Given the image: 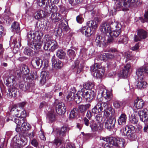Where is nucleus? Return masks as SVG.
I'll return each mask as SVG.
<instances>
[{
	"label": "nucleus",
	"mask_w": 148,
	"mask_h": 148,
	"mask_svg": "<svg viewBox=\"0 0 148 148\" xmlns=\"http://www.w3.org/2000/svg\"><path fill=\"white\" fill-rule=\"evenodd\" d=\"M110 30L109 32L110 36H118L121 32V26L120 24L115 22H112L110 24Z\"/></svg>",
	"instance_id": "f257e3e1"
},
{
	"label": "nucleus",
	"mask_w": 148,
	"mask_h": 148,
	"mask_svg": "<svg viewBox=\"0 0 148 148\" xmlns=\"http://www.w3.org/2000/svg\"><path fill=\"white\" fill-rule=\"evenodd\" d=\"M81 91L82 92L83 97L85 98L87 101H90L95 97L96 91L94 89L89 90H88L82 89Z\"/></svg>",
	"instance_id": "f03ea898"
},
{
	"label": "nucleus",
	"mask_w": 148,
	"mask_h": 148,
	"mask_svg": "<svg viewBox=\"0 0 148 148\" xmlns=\"http://www.w3.org/2000/svg\"><path fill=\"white\" fill-rule=\"evenodd\" d=\"M43 35V34L40 32L39 33L36 31L33 32L32 31H30L27 34V38L30 41H32V40L34 41L35 40V41L38 42H42L41 39Z\"/></svg>",
	"instance_id": "7ed1b4c3"
},
{
	"label": "nucleus",
	"mask_w": 148,
	"mask_h": 148,
	"mask_svg": "<svg viewBox=\"0 0 148 148\" xmlns=\"http://www.w3.org/2000/svg\"><path fill=\"white\" fill-rule=\"evenodd\" d=\"M137 35L134 36V40L135 42L140 41L142 39H144L147 37V32L143 29H139L137 30Z\"/></svg>",
	"instance_id": "20e7f679"
},
{
	"label": "nucleus",
	"mask_w": 148,
	"mask_h": 148,
	"mask_svg": "<svg viewBox=\"0 0 148 148\" xmlns=\"http://www.w3.org/2000/svg\"><path fill=\"white\" fill-rule=\"evenodd\" d=\"M146 73L148 74V65L140 67L136 70V74L137 76L138 79L142 80L143 79L144 74Z\"/></svg>",
	"instance_id": "39448f33"
},
{
	"label": "nucleus",
	"mask_w": 148,
	"mask_h": 148,
	"mask_svg": "<svg viewBox=\"0 0 148 148\" xmlns=\"http://www.w3.org/2000/svg\"><path fill=\"white\" fill-rule=\"evenodd\" d=\"M84 67V63L83 62H80L78 60H76L74 62V64L71 66V68L76 73L79 74L83 70Z\"/></svg>",
	"instance_id": "423d86ee"
},
{
	"label": "nucleus",
	"mask_w": 148,
	"mask_h": 148,
	"mask_svg": "<svg viewBox=\"0 0 148 148\" xmlns=\"http://www.w3.org/2000/svg\"><path fill=\"white\" fill-rule=\"evenodd\" d=\"M19 88L25 92H29L32 90L34 88V84L30 83L21 82L19 84Z\"/></svg>",
	"instance_id": "0eeeda50"
},
{
	"label": "nucleus",
	"mask_w": 148,
	"mask_h": 148,
	"mask_svg": "<svg viewBox=\"0 0 148 148\" xmlns=\"http://www.w3.org/2000/svg\"><path fill=\"white\" fill-rule=\"evenodd\" d=\"M138 114L140 120L144 123H146L148 120V110L146 109L139 110Z\"/></svg>",
	"instance_id": "6e6552de"
},
{
	"label": "nucleus",
	"mask_w": 148,
	"mask_h": 148,
	"mask_svg": "<svg viewBox=\"0 0 148 148\" xmlns=\"http://www.w3.org/2000/svg\"><path fill=\"white\" fill-rule=\"evenodd\" d=\"M115 123V118L114 117H111L107 119L105 122V127L107 129L110 130L114 128Z\"/></svg>",
	"instance_id": "1a4fd4ad"
},
{
	"label": "nucleus",
	"mask_w": 148,
	"mask_h": 148,
	"mask_svg": "<svg viewBox=\"0 0 148 148\" xmlns=\"http://www.w3.org/2000/svg\"><path fill=\"white\" fill-rule=\"evenodd\" d=\"M119 137H107L103 138V140L109 143L111 146H114L116 147Z\"/></svg>",
	"instance_id": "9d476101"
},
{
	"label": "nucleus",
	"mask_w": 148,
	"mask_h": 148,
	"mask_svg": "<svg viewBox=\"0 0 148 148\" xmlns=\"http://www.w3.org/2000/svg\"><path fill=\"white\" fill-rule=\"evenodd\" d=\"M28 44L30 47L35 50H39L42 46V42L35 41L33 40L30 41L28 40Z\"/></svg>",
	"instance_id": "9b49d317"
},
{
	"label": "nucleus",
	"mask_w": 148,
	"mask_h": 148,
	"mask_svg": "<svg viewBox=\"0 0 148 148\" xmlns=\"http://www.w3.org/2000/svg\"><path fill=\"white\" fill-rule=\"evenodd\" d=\"M56 111L57 113L60 115L64 114L66 111V108L64 103L61 102L57 104L56 106Z\"/></svg>",
	"instance_id": "f8f14e48"
},
{
	"label": "nucleus",
	"mask_w": 148,
	"mask_h": 148,
	"mask_svg": "<svg viewBox=\"0 0 148 148\" xmlns=\"http://www.w3.org/2000/svg\"><path fill=\"white\" fill-rule=\"evenodd\" d=\"M70 129L66 126H64L61 129L57 130V135L59 137L63 138L66 135L67 132H68Z\"/></svg>",
	"instance_id": "ddd939ff"
},
{
	"label": "nucleus",
	"mask_w": 148,
	"mask_h": 148,
	"mask_svg": "<svg viewBox=\"0 0 148 148\" xmlns=\"http://www.w3.org/2000/svg\"><path fill=\"white\" fill-rule=\"evenodd\" d=\"M103 117H105L107 119L114 117L113 116L115 113L114 110L112 107H110L107 110H104Z\"/></svg>",
	"instance_id": "4468645a"
},
{
	"label": "nucleus",
	"mask_w": 148,
	"mask_h": 148,
	"mask_svg": "<svg viewBox=\"0 0 148 148\" xmlns=\"http://www.w3.org/2000/svg\"><path fill=\"white\" fill-rule=\"evenodd\" d=\"M42 60L38 58H34L32 62V66L36 69L40 68L42 65Z\"/></svg>",
	"instance_id": "2eb2a0df"
},
{
	"label": "nucleus",
	"mask_w": 148,
	"mask_h": 148,
	"mask_svg": "<svg viewBox=\"0 0 148 148\" xmlns=\"http://www.w3.org/2000/svg\"><path fill=\"white\" fill-rule=\"evenodd\" d=\"M110 25H109L106 23L101 24L100 27V30L101 32L105 34L109 33L110 30Z\"/></svg>",
	"instance_id": "dca6fc26"
},
{
	"label": "nucleus",
	"mask_w": 148,
	"mask_h": 148,
	"mask_svg": "<svg viewBox=\"0 0 148 148\" xmlns=\"http://www.w3.org/2000/svg\"><path fill=\"white\" fill-rule=\"evenodd\" d=\"M64 142L63 138L59 137L57 135V137L52 142V143L53 145H55L56 147H58L60 145H62Z\"/></svg>",
	"instance_id": "f3484780"
},
{
	"label": "nucleus",
	"mask_w": 148,
	"mask_h": 148,
	"mask_svg": "<svg viewBox=\"0 0 148 148\" xmlns=\"http://www.w3.org/2000/svg\"><path fill=\"white\" fill-rule=\"evenodd\" d=\"M16 142V147H14V148H19L21 146H24L27 143V138L24 136H21L19 140Z\"/></svg>",
	"instance_id": "a211bd4d"
},
{
	"label": "nucleus",
	"mask_w": 148,
	"mask_h": 148,
	"mask_svg": "<svg viewBox=\"0 0 148 148\" xmlns=\"http://www.w3.org/2000/svg\"><path fill=\"white\" fill-rule=\"evenodd\" d=\"M45 7H44V13H45V12H50L53 13L56 12L57 9L56 7V6H53L51 4V6L49 4V2L48 3L47 5L45 4Z\"/></svg>",
	"instance_id": "6ab92c4d"
},
{
	"label": "nucleus",
	"mask_w": 148,
	"mask_h": 148,
	"mask_svg": "<svg viewBox=\"0 0 148 148\" xmlns=\"http://www.w3.org/2000/svg\"><path fill=\"white\" fill-rule=\"evenodd\" d=\"M9 92L8 94V96L10 97H16L18 93V90L15 87L12 86L8 89Z\"/></svg>",
	"instance_id": "aec40b11"
},
{
	"label": "nucleus",
	"mask_w": 148,
	"mask_h": 148,
	"mask_svg": "<svg viewBox=\"0 0 148 148\" xmlns=\"http://www.w3.org/2000/svg\"><path fill=\"white\" fill-rule=\"evenodd\" d=\"M80 31L83 34H84L87 36H89L91 35V28L87 25L82 27L80 29Z\"/></svg>",
	"instance_id": "412c9836"
},
{
	"label": "nucleus",
	"mask_w": 148,
	"mask_h": 148,
	"mask_svg": "<svg viewBox=\"0 0 148 148\" xmlns=\"http://www.w3.org/2000/svg\"><path fill=\"white\" fill-rule=\"evenodd\" d=\"M90 106L91 105L89 103L80 105L78 108L79 111L82 114H84L90 108Z\"/></svg>",
	"instance_id": "4be33fe9"
},
{
	"label": "nucleus",
	"mask_w": 148,
	"mask_h": 148,
	"mask_svg": "<svg viewBox=\"0 0 148 148\" xmlns=\"http://www.w3.org/2000/svg\"><path fill=\"white\" fill-rule=\"evenodd\" d=\"M134 106L137 109L143 108L144 105V102L142 99L137 98L134 101Z\"/></svg>",
	"instance_id": "5701e85b"
},
{
	"label": "nucleus",
	"mask_w": 148,
	"mask_h": 148,
	"mask_svg": "<svg viewBox=\"0 0 148 148\" xmlns=\"http://www.w3.org/2000/svg\"><path fill=\"white\" fill-rule=\"evenodd\" d=\"M131 67V65L129 64H127L124 66L122 71L121 73V77H127L128 75V72Z\"/></svg>",
	"instance_id": "b1692460"
},
{
	"label": "nucleus",
	"mask_w": 148,
	"mask_h": 148,
	"mask_svg": "<svg viewBox=\"0 0 148 148\" xmlns=\"http://www.w3.org/2000/svg\"><path fill=\"white\" fill-rule=\"evenodd\" d=\"M127 119V117L125 113L122 114L119 117L118 121L119 125H125Z\"/></svg>",
	"instance_id": "393cba45"
},
{
	"label": "nucleus",
	"mask_w": 148,
	"mask_h": 148,
	"mask_svg": "<svg viewBox=\"0 0 148 148\" xmlns=\"http://www.w3.org/2000/svg\"><path fill=\"white\" fill-rule=\"evenodd\" d=\"M56 115L54 110H51V111H49L47 115V118L49 122L52 123L55 120Z\"/></svg>",
	"instance_id": "a878e982"
},
{
	"label": "nucleus",
	"mask_w": 148,
	"mask_h": 148,
	"mask_svg": "<svg viewBox=\"0 0 148 148\" xmlns=\"http://www.w3.org/2000/svg\"><path fill=\"white\" fill-rule=\"evenodd\" d=\"M51 18L52 22L55 23L61 20L62 16L59 13L53 12L52 14Z\"/></svg>",
	"instance_id": "bb28decb"
},
{
	"label": "nucleus",
	"mask_w": 148,
	"mask_h": 148,
	"mask_svg": "<svg viewBox=\"0 0 148 148\" xmlns=\"http://www.w3.org/2000/svg\"><path fill=\"white\" fill-rule=\"evenodd\" d=\"M102 111V108H101V105L99 102L98 103L92 110V113L95 114L101 113Z\"/></svg>",
	"instance_id": "cd10ccee"
},
{
	"label": "nucleus",
	"mask_w": 148,
	"mask_h": 148,
	"mask_svg": "<svg viewBox=\"0 0 148 148\" xmlns=\"http://www.w3.org/2000/svg\"><path fill=\"white\" fill-rule=\"evenodd\" d=\"M52 62L53 66L56 69H60L63 66V64L61 61L59 60L56 61L54 58L52 59Z\"/></svg>",
	"instance_id": "c85d7f7f"
},
{
	"label": "nucleus",
	"mask_w": 148,
	"mask_h": 148,
	"mask_svg": "<svg viewBox=\"0 0 148 148\" xmlns=\"http://www.w3.org/2000/svg\"><path fill=\"white\" fill-rule=\"evenodd\" d=\"M45 16L43 11L42 10H38L34 14V17L37 20H39Z\"/></svg>",
	"instance_id": "c756f323"
},
{
	"label": "nucleus",
	"mask_w": 148,
	"mask_h": 148,
	"mask_svg": "<svg viewBox=\"0 0 148 148\" xmlns=\"http://www.w3.org/2000/svg\"><path fill=\"white\" fill-rule=\"evenodd\" d=\"M121 0H115L116 1L115 2V7L117 9H119L120 8H127V7L125 6L124 5V3L125 4H126V1H121H121Z\"/></svg>",
	"instance_id": "7c9ffc66"
},
{
	"label": "nucleus",
	"mask_w": 148,
	"mask_h": 148,
	"mask_svg": "<svg viewBox=\"0 0 148 148\" xmlns=\"http://www.w3.org/2000/svg\"><path fill=\"white\" fill-rule=\"evenodd\" d=\"M126 145L125 140L123 138L119 137L116 147L119 148H124Z\"/></svg>",
	"instance_id": "2f4dec72"
},
{
	"label": "nucleus",
	"mask_w": 148,
	"mask_h": 148,
	"mask_svg": "<svg viewBox=\"0 0 148 148\" xmlns=\"http://www.w3.org/2000/svg\"><path fill=\"white\" fill-rule=\"evenodd\" d=\"M128 40L127 36L125 35L120 36L117 39V42L119 44H126Z\"/></svg>",
	"instance_id": "473e14b6"
},
{
	"label": "nucleus",
	"mask_w": 148,
	"mask_h": 148,
	"mask_svg": "<svg viewBox=\"0 0 148 148\" xmlns=\"http://www.w3.org/2000/svg\"><path fill=\"white\" fill-rule=\"evenodd\" d=\"M82 92L81 91L78 92L76 94H74V100L75 102L78 104L80 103L82 101Z\"/></svg>",
	"instance_id": "72a5a7b5"
},
{
	"label": "nucleus",
	"mask_w": 148,
	"mask_h": 148,
	"mask_svg": "<svg viewBox=\"0 0 148 148\" xmlns=\"http://www.w3.org/2000/svg\"><path fill=\"white\" fill-rule=\"evenodd\" d=\"M16 106L14 105L12 107L10 112V115L11 116H15V117H17L19 114L20 110L16 108Z\"/></svg>",
	"instance_id": "f704fd0d"
},
{
	"label": "nucleus",
	"mask_w": 148,
	"mask_h": 148,
	"mask_svg": "<svg viewBox=\"0 0 148 148\" xmlns=\"http://www.w3.org/2000/svg\"><path fill=\"white\" fill-rule=\"evenodd\" d=\"M63 31H66L69 29L68 22L66 20L62 21L59 25V27Z\"/></svg>",
	"instance_id": "c9c22d12"
},
{
	"label": "nucleus",
	"mask_w": 148,
	"mask_h": 148,
	"mask_svg": "<svg viewBox=\"0 0 148 148\" xmlns=\"http://www.w3.org/2000/svg\"><path fill=\"white\" fill-rule=\"evenodd\" d=\"M11 28L12 30L16 33H19L20 31V28L19 23L14 22L12 24Z\"/></svg>",
	"instance_id": "e433bc0d"
},
{
	"label": "nucleus",
	"mask_w": 148,
	"mask_h": 148,
	"mask_svg": "<svg viewBox=\"0 0 148 148\" xmlns=\"http://www.w3.org/2000/svg\"><path fill=\"white\" fill-rule=\"evenodd\" d=\"M104 71L103 69L101 67L95 72L93 74V76L97 78H100L102 77Z\"/></svg>",
	"instance_id": "4c0bfd02"
},
{
	"label": "nucleus",
	"mask_w": 148,
	"mask_h": 148,
	"mask_svg": "<svg viewBox=\"0 0 148 148\" xmlns=\"http://www.w3.org/2000/svg\"><path fill=\"white\" fill-rule=\"evenodd\" d=\"M105 38H103L102 36L99 35H97L95 39V41L96 45L99 47H101L102 45V43Z\"/></svg>",
	"instance_id": "58836bf2"
},
{
	"label": "nucleus",
	"mask_w": 148,
	"mask_h": 148,
	"mask_svg": "<svg viewBox=\"0 0 148 148\" xmlns=\"http://www.w3.org/2000/svg\"><path fill=\"white\" fill-rule=\"evenodd\" d=\"M20 71L21 74L27 75L29 72V69L27 66L23 64L21 66Z\"/></svg>",
	"instance_id": "ea45409f"
},
{
	"label": "nucleus",
	"mask_w": 148,
	"mask_h": 148,
	"mask_svg": "<svg viewBox=\"0 0 148 148\" xmlns=\"http://www.w3.org/2000/svg\"><path fill=\"white\" fill-rule=\"evenodd\" d=\"M126 4H124V5L127 7V8H128L136 5L138 0H126Z\"/></svg>",
	"instance_id": "a19ab883"
},
{
	"label": "nucleus",
	"mask_w": 148,
	"mask_h": 148,
	"mask_svg": "<svg viewBox=\"0 0 148 148\" xmlns=\"http://www.w3.org/2000/svg\"><path fill=\"white\" fill-rule=\"evenodd\" d=\"M138 79V81L136 84L137 88L140 89L144 88L147 84L146 82L143 81V79L140 80L139 79Z\"/></svg>",
	"instance_id": "79ce46f5"
},
{
	"label": "nucleus",
	"mask_w": 148,
	"mask_h": 148,
	"mask_svg": "<svg viewBox=\"0 0 148 148\" xmlns=\"http://www.w3.org/2000/svg\"><path fill=\"white\" fill-rule=\"evenodd\" d=\"M101 95L105 99L107 100V101H110L111 98L112 96L109 92H108L106 90H103L101 92Z\"/></svg>",
	"instance_id": "37998d69"
},
{
	"label": "nucleus",
	"mask_w": 148,
	"mask_h": 148,
	"mask_svg": "<svg viewBox=\"0 0 148 148\" xmlns=\"http://www.w3.org/2000/svg\"><path fill=\"white\" fill-rule=\"evenodd\" d=\"M7 10L6 9L5 11V15L4 16V18L5 20L6 21L8 22V23L11 22L13 20V18L10 17V16L11 14L10 12L9 11L6 12Z\"/></svg>",
	"instance_id": "c03bdc74"
},
{
	"label": "nucleus",
	"mask_w": 148,
	"mask_h": 148,
	"mask_svg": "<svg viewBox=\"0 0 148 148\" xmlns=\"http://www.w3.org/2000/svg\"><path fill=\"white\" fill-rule=\"evenodd\" d=\"M14 77L13 76H11L6 80L5 84L8 86H11V85H13L14 84Z\"/></svg>",
	"instance_id": "a18cd8bd"
},
{
	"label": "nucleus",
	"mask_w": 148,
	"mask_h": 148,
	"mask_svg": "<svg viewBox=\"0 0 148 148\" xmlns=\"http://www.w3.org/2000/svg\"><path fill=\"white\" fill-rule=\"evenodd\" d=\"M44 42L50 46L52 45L55 41L53 40L52 38L48 35H45V36Z\"/></svg>",
	"instance_id": "49530a36"
},
{
	"label": "nucleus",
	"mask_w": 148,
	"mask_h": 148,
	"mask_svg": "<svg viewBox=\"0 0 148 148\" xmlns=\"http://www.w3.org/2000/svg\"><path fill=\"white\" fill-rule=\"evenodd\" d=\"M94 83L89 81H88L84 83L83 84V87L84 88L90 90L91 88L92 89V88L94 87Z\"/></svg>",
	"instance_id": "de8ad7c7"
},
{
	"label": "nucleus",
	"mask_w": 148,
	"mask_h": 148,
	"mask_svg": "<svg viewBox=\"0 0 148 148\" xmlns=\"http://www.w3.org/2000/svg\"><path fill=\"white\" fill-rule=\"evenodd\" d=\"M90 126L93 131H96L98 129V126L94 120L90 121Z\"/></svg>",
	"instance_id": "09e8293b"
},
{
	"label": "nucleus",
	"mask_w": 148,
	"mask_h": 148,
	"mask_svg": "<svg viewBox=\"0 0 148 148\" xmlns=\"http://www.w3.org/2000/svg\"><path fill=\"white\" fill-rule=\"evenodd\" d=\"M87 25L88 27L91 28H92V29H95L98 26L96 22L94 21H88L87 23Z\"/></svg>",
	"instance_id": "8fccbe9b"
},
{
	"label": "nucleus",
	"mask_w": 148,
	"mask_h": 148,
	"mask_svg": "<svg viewBox=\"0 0 148 148\" xmlns=\"http://www.w3.org/2000/svg\"><path fill=\"white\" fill-rule=\"evenodd\" d=\"M57 56L60 59H63L65 58L66 53L62 49L58 50L56 53Z\"/></svg>",
	"instance_id": "3c124183"
},
{
	"label": "nucleus",
	"mask_w": 148,
	"mask_h": 148,
	"mask_svg": "<svg viewBox=\"0 0 148 148\" xmlns=\"http://www.w3.org/2000/svg\"><path fill=\"white\" fill-rule=\"evenodd\" d=\"M78 109L75 108L72 110L70 112L69 118L73 119L77 117L78 114Z\"/></svg>",
	"instance_id": "603ef678"
},
{
	"label": "nucleus",
	"mask_w": 148,
	"mask_h": 148,
	"mask_svg": "<svg viewBox=\"0 0 148 148\" xmlns=\"http://www.w3.org/2000/svg\"><path fill=\"white\" fill-rule=\"evenodd\" d=\"M14 122L17 124V126H20L25 123V119L23 118H17L14 119Z\"/></svg>",
	"instance_id": "864d4df0"
},
{
	"label": "nucleus",
	"mask_w": 148,
	"mask_h": 148,
	"mask_svg": "<svg viewBox=\"0 0 148 148\" xmlns=\"http://www.w3.org/2000/svg\"><path fill=\"white\" fill-rule=\"evenodd\" d=\"M49 3V0H37V3L38 5L40 7H43L48 3Z\"/></svg>",
	"instance_id": "5fc2aeb1"
},
{
	"label": "nucleus",
	"mask_w": 148,
	"mask_h": 148,
	"mask_svg": "<svg viewBox=\"0 0 148 148\" xmlns=\"http://www.w3.org/2000/svg\"><path fill=\"white\" fill-rule=\"evenodd\" d=\"M113 36H110L106 40L104 39L103 40V42L102 43V46H106L108 45V44L113 42L114 39L113 38Z\"/></svg>",
	"instance_id": "6e6d98bb"
},
{
	"label": "nucleus",
	"mask_w": 148,
	"mask_h": 148,
	"mask_svg": "<svg viewBox=\"0 0 148 148\" xmlns=\"http://www.w3.org/2000/svg\"><path fill=\"white\" fill-rule=\"evenodd\" d=\"M101 67V66L99 64L97 63H95L94 65H92L90 66V70L91 72H95Z\"/></svg>",
	"instance_id": "4d7b16f0"
},
{
	"label": "nucleus",
	"mask_w": 148,
	"mask_h": 148,
	"mask_svg": "<svg viewBox=\"0 0 148 148\" xmlns=\"http://www.w3.org/2000/svg\"><path fill=\"white\" fill-rule=\"evenodd\" d=\"M138 119L134 115L132 114L129 119V121L133 124H137L138 122Z\"/></svg>",
	"instance_id": "13d9d810"
},
{
	"label": "nucleus",
	"mask_w": 148,
	"mask_h": 148,
	"mask_svg": "<svg viewBox=\"0 0 148 148\" xmlns=\"http://www.w3.org/2000/svg\"><path fill=\"white\" fill-rule=\"evenodd\" d=\"M21 128L23 131H27L30 129L31 126L29 124L25 122L22 125Z\"/></svg>",
	"instance_id": "bf43d9fd"
},
{
	"label": "nucleus",
	"mask_w": 148,
	"mask_h": 148,
	"mask_svg": "<svg viewBox=\"0 0 148 148\" xmlns=\"http://www.w3.org/2000/svg\"><path fill=\"white\" fill-rule=\"evenodd\" d=\"M124 136H127L128 138H130L131 139H133L135 138V135L133 132H131L130 130H128L126 132V133H124Z\"/></svg>",
	"instance_id": "052dcab7"
},
{
	"label": "nucleus",
	"mask_w": 148,
	"mask_h": 148,
	"mask_svg": "<svg viewBox=\"0 0 148 148\" xmlns=\"http://www.w3.org/2000/svg\"><path fill=\"white\" fill-rule=\"evenodd\" d=\"M107 60V55L106 53H103L100 56H98V57L97 59H95V62H96V61L99 60Z\"/></svg>",
	"instance_id": "680f3d73"
},
{
	"label": "nucleus",
	"mask_w": 148,
	"mask_h": 148,
	"mask_svg": "<svg viewBox=\"0 0 148 148\" xmlns=\"http://www.w3.org/2000/svg\"><path fill=\"white\" fill-rule=\"evenodd\" d=\"M74 93L70 92L66 97L67 101H71L73 100L74 99Z\"/></svg>",
	"instance_id": "e2e57ef3"
},
{
	"label": "nucleus",
	"mask_w": 148,
	"mask_h": 148,
	"mask_svg": "<svg viewBox=\"0 0 148 148\" xmlns=\"http://www.w3.org/2000/svg\"><path fill=\"white\" fill-rule=\"evenodd\" d=\"M123 104V101H115L113 103V105L115 108H119Z\"/></svg>",
	"instance_id": "0e129e2a"
},
{
	"label": "nucleus",
	"mask_w": 148,
	"mask_h": 148,
	"mask_svg": "<svg viewBox=\"0 0 148 148\" xmlns=\"http://www.w3.org/2000/svg\"><path fill=\"white\" fill-rule=\"evenodd\" d=\"M67 54L71 58L73 59L75 56V51L71 49H69L67 51Z\"/></svg>",
	"instance_id": "69168bd1"
},
{
	"label": "nucleus",
	"mask_w": 148,
	"mask_h": 148,
	"mask_svg": "<svg viewBox=\"0 0 148 148\" xmlns=\"http://www.w3.org/2000/svg\"><path fill=\"white\" fill-rule=\"evenodd\" d=\"M58 45L57 42L56 41H54V43L52 45L51 48L49 49L50 51L53 52L54 51L58 49Z\"/></svg>",
	"instance_id": "338daca9"
},
{
	"label": "nucleus",
	"mask_w": 148,
	"mask_h": 148,
	"mask_svg": "<svg viewBox=\"0 0 148 148\" xmlns=\"http://www.w3.org/2000/svg\"><path fill=\"white\" fill-rule=\"evenodd\" d=\"M96 121L98 122V123H101L103 122V117L101 114H97L95 117Z\"/></svg>",
	"instance_id": "774afa93"
}]
</instances>
